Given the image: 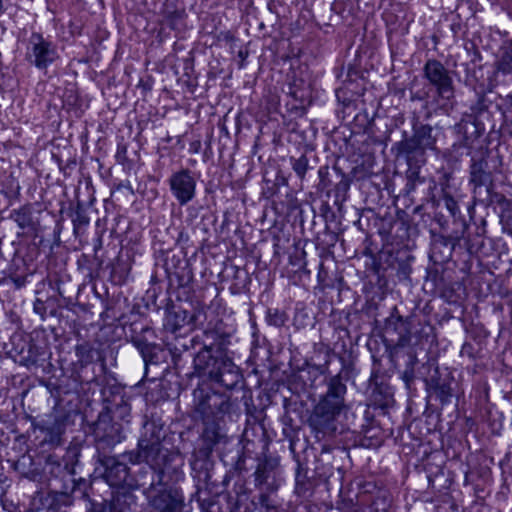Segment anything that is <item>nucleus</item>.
Masks as SVG:
<instances>
[{"label": "nucleus", "mask_w": 512, "mask_h": 512, "mask_svg": "<svg viewBox=\"0 0 512 512\" xmlns=\"http://www.w3.org/2000/svg\"><path fill=\"white\" fill-rule=\"evenodd\" d=\"M166 434L163 425L146 421L140 436V447L145 457L139 469L140 489L149 507L156 512H182L185 496L176 484L185 479L183 456L167 449L162 442Z\"/></svg>", "instance_id": "nucleus-1"}, {"label": "nucleus", "mask_w": 512, "mask_h": 512, "mask_svg": "<svg viewBox=\"0 0 512 512\" xmlns=\"http://www.w3.org/2000/svg\"><path fill=\"white\" fill-rule=\"evenodd\" d=\"M230 337L229 333L210 326L201 333L197 340L199 350L193 357V376L209 380L216 376L228 359L226 350Z\"/></svg>", "instance_id": "nucleus-2"}, {"label": "nucleus", "mask_w": 512, "mask_h": 512, "mask_svg": "<svg viewBox=\"0 0 512 512\" xmlns=\"http://www.w3.org/2000/svg\"><path fill=\"white\" fill-rule=\"evenodd\" d=\"M346 391V385L338 376L330 379L325 395L315 406L311 416V423L316 430L328 435L343 434L346 431V427L340 422L342 412L346 409Z\"/></svg>", "instance_id": "nucleus-3"}, {"label": "nucleus", "mask_w": 512, "mask_h": 512, "mask_svg": "<svg viewBox=\"0 0 512 512\" xmlns=\"http://www.w3.org/2000/svg\"><path fill=\"white\" fill-rule=\"evenodd\" d=\"M193 403L202 421H225L226 417L232 419L238 408L227 394L204 384L193 391Z\"/></svg>", "instance_id": "nucleus-4"}, {"label": "nucleus", "mask_w": 512, "mask_h": 512, "mask_svg": "<svg viewBox=\"0 0 512 512\" xmlns=\"http://www.w3.org/2000/svg\"><path fill=\"white\" fill-rule=\"evenodd\" d=\"M138 452L128 451L118 456L108 457L104 460L105 466L104 478L111 487L140 489L139 471L133 475L129 464H136L140 460L145 462L143 451L138 440Z\"/></svg>", "instance_id": "nucleus-5"}, {"label": "nucleus", "mask_w": 512, "mask_h": 512, "mask_svg": "<svg viewBox=\"0 0 512 512\" xmlns=\"http://www.w3.org/2000/svg\"><path fill=\"white\" fill-rule=\"evenodd\" d=\"M67 418L62 414L49 413L33 418L34 445L42 452H48L64 445Z\"/></svg>", "instance_id": "nucleus-6"}, {"label": "nucleus", "mask_w": 512, "mask_h": 512, "mask_svg": "<svg viewBox=\"0 0 512 512\" xmlns=\"http://www.w3.org/2000/svg\"><path fill=\"white\" fill-rule=\"evenodd\" d=\"M25 61L37 70L46 72L60 59L55 42L42 33L32 32L25 44Z\"/></svg>", "instance_id": "nucleus-7"}, {"label": "nucleus", "mask_w": 512, "mask_h": 512, "mask_svg": "<svg viewBox=\"0 0 512 512\" xmlns=\"http://www.w3.org/2000/svg\"><path fill=\"white\" fill-rule=\"evenodd\" d=\"M130 341L133 346L139 351L147 370L150 365H159L167 362L169 352L167 347H162L159 344L150 343L147 335H153V330L141 323H133L130 326Z\"/></svg>", "instance_id": "nucleus-8"}, {"label": "nucleus", "mask_w": 512, "mask_h": 512, "mask_svg": "<svg viewBox=\"0 0 512 512\" xmlns=\"http://www.w3.org/2000/svg\"><path fill=\"white\" fill-rule=\"evenodd\" d=\"M424 78L435 88L439 98L451 100L455 96V87L451 72L437 59H428L423 66Z\"/></svg>", "instance_id": "nucleus-9"}, {"label": "nucleus", "mask_w": 512, "mask_h": 512, "mask_svg": "<svg viewBox=\"0 0 512 512\" xmlns=\"http://www.w3.org/2000/svg\"><path fill=\"white\" fill-rule=\"evenodd\" d=\"M93 434L99 449L111 448L125 438V426L114 421L109 413H100L94 424Z\"/></svg>", "instance_id": "nucleus-10"}, {"label": "nucleus", "mask_w": 512, "mask_h": 512, "mask_svg": "<svg viewBox=\"0 0 512 512\" xmlns=\"http://www.w3.org/2000/svg\"><path fill=\"white\" fill-rule=\"evenodd\" d=\"M164 271L165 275L170 281H172V277L177 279L178 285V300H188L189 295L185 298L182 297L183 294H189L192 291L191 282L193 279V273L191 269H189V263L184 259V257L180 254H172L171 256L167 255L164 261Z\"/></svg>", "instance_id": "nucleus-11"}, {"label": "nucleus", "mask_w": 512, "mask_h": 512, "mask_svg": "<svg viewBox=\"0 0 512 512\" xmlns=\"http://www.w3.org/2000/svg\"><path fill=\"white\" fill-rule=\"evenodd\" d=\"M167 183L172 196L180 206H185L196 197L197 181L188 168H181L171 173Z\"/></svg>", "instance_id": "nucleus-12"}, {"label": "nucleus", "mask_w": 512, "mask_h": 512, "mask_svg": "<svg viewBox=\"0 0 512 512\" xmlns=\"http://www.w3.org/2000/svg\"><path fill=\"white\" fill-rule=\"evenodd\" d=\"M212 452L213 450L209 448L196 445L191 454L189 459L191 474L199 483L207 484L211 479V470L214 465Z\"/></svg>", "instance_id": "nucleus-13"}, {"label": "nucleus", "mask_w": 512, "mask_h": 512, "mask_svg": "<svg viewBox=\"0 0 512 512\" xmlns=\"http://www.w3.org/2000/svg\"><path fill=\"white\" fill-rule=\"evenodd\" d=\"M255 484L259 488L272 492L281 485V469L274 459H266L259 463L255 473Z\"/></svg>", "instance_id": "nucleus-14"}, {"label": "nucleus", "mask_w": 512, "mask_h": 512, "mask_svg": "<svg viewBox=\"0 0 512 512\" xmlns=\"http://www.w3.org/2000/svg\"><path fill=\"white\" fill-rule=\"evenodd\" d=\"M469 184L472 186L473 194L479 195L482 188L488 193L492 186V174L488 171V163L484 158H472L469 166Z\"/></svg>", "instance_id": "nucleus-15"}, {"label": "nucleus", "mask_w": 512, "mask_h": 512, "mask_svg": "<svg viewBox=\"0 0 512 512\" xmlns=\"http://www.w3.org/2000/svg\"><path fill=\"white\" fill-rule=\"evenodd\" d=\"M189 319L190 313L181 307L167 309L163 322L165 335L175 338V335L186 333V326H191Z\"/></svg>", "instance_id": "nucleus-16"}, {"label": "nucleus", "mask_w": 512, "mask_h": 512, "mask_svg": "<svg viewBox=\"0 0 512 512\" xmlns=\"http://www.w3.org/2000/svg\"><path fill=\"white\" fill-rule=\"evenodd\" d=\"M186 333H181L180 335H175L173 338L171 335H165L164 344L167 347L170 357L175 365V367L179 366L180 358L183 352L188 351L190 348L195 349L199 347L198 340L201 334H198L192 338H187L185 336Z\"/></svg>", "instance_id": "nucleus-17"}, {"label": "nucleus", "mask_w": 512, "mask_h": 512, "mask_svg": "<svg viewBox=\"0 0 512 512\" xmlns=\"http://www.w3.org/2000/svg\"><path fill=\"white\" fill-rule=\"evenodd\" d=\"M211 381L225 387L227 390H233L243 383V375L238 366L228 357Z\"/></svg>", "instance_id": "nucleus-18"}, {"label": "nucleus", "mask_w": 512, "mask_h": 512, "mask_svg": "<svg viewBox=\"0 0 512 512\" xmlns=\"http://www.w3.org/2000/svg\"><path fill=\"white\" fill-rule=\"evenodd\" d=\"M192 292L193 290L189 293V294H181L183 298H185L187 295H189V299L187 301H190L191 302V306H192V309H193V312L190 313V324H191V329H202V332L207 328V327H217L220 331L221 330V324L222 322L221 321H217V323L213 324L211 321L210 322H207V310H208V307L201 301L199 300H192L191 299V295H192Z\"/></svg>", "instance_id": "nucleus-19"}, {"label": "nucleus", "mask_w": 512, "mask_h": 512, "mask_svg": "<svg viewBox=\"0 0 512 512\" xmlns=\"http://www.w3.org/2000/svg\"><path fill=\"white\" fill-rule=\"evenodd\" d=\"M225 421H203L204 429L197 445L211 450L226 439V433L221 425Z\"/></svg>", "instance_id": "nucleus-20"}, {"label": "nucleus", "mask_w": 512, "mask_h": 512, "mask_svg": "<svg viewBox=\"0 0 512 512\" xmlns=\"http://www.w3.org/2000/svg\"><path fill=\"white\" fill-rule=\"evenodd\" d=\"M9 353L13 360L22 366L31 367L37 364L38 355L30 342L22 341L14 345Z\"/></svg>", "instance_id": "nucleus-21"}, {"label": "nucleus", "mask_w": 512, "mask_h": 512, "mask_svg": "<svg viewBox=\"0 0 512 512\" xmlns=\"http://www.w3.org/2000/svg\"><path fill=\"white\" fill-rule=\"evenodd\" d=\"M69 217L71 218L75 235L83 234L90 224L88 210L80 200L70 207Z\"/></svg>", "instance_id": "nucleus-22"}, {"label": "nucleus", "mask_w": 512, "mask_h": 512, "mask_svg": "<svg viewBox=\"0 0 512 512\" xmlns=\"http://www.w3.org/2000/svg\"><path fill=\"white\" fill-rule=\"evenodd\" d=\"M335 172L341 176L340 181L336 184L334 189V205L337 206V210L340 216L346 212L344 209V203L349 199V189L351 180L348 175L342 174L338 168H334Z\"/></svg>", "instance_id": "nucleus-23"}, {"label": "nucleus", "mask_w": 512, "mask_h": 512, "mask_svg": "<svg viewBox=\"0 0 512 512\" xmlns=\"http://www.w3.org/2000/svg\"><path fill=\"white\" fill-rule=\"evenodd\" d=\"M429 390H431L436 398L445 405L451 401L452 388L449 378L431 377L427 382Z\"/></svg>", "instance_id": "nucleus-24"}, {"label": "nucleus", "mask_w": 512, "mask_h": 512, "mask_svg": "<svg viewBox=\"0 0 512 512\" xmlns=\"http://www.w3.org/2000/svg\"><path fill=\"white\" fill-rule=\"evenodd\" d=\"M113 417L114 421H119L123 425H128L131 417V406L124 395L115 396L113 406L107 412Z\"/></svg>", "instance_id": "nucleus-25"}, {"label": "nucleus", "mask_w": 512, "mask_h": 512, "mask_svg": "<svg viewBox=\"0 0 512 512\" xmlns=\"http://www.w3.org/2000/svg\"><path fill=\"white\" fill-rule=\"evenodd\" d=\"M335 95L341 105V108L337 109V116L345 121L351 113L352 92L349 89V83L344 81L342 86L335 89Z\"/></svg>", "instance_id": "nucleus-26"}, {"label": "nucleus", "mask_w": 512, "mask_h": 512, "mask_svg": "<svg viewBox=\"0 0 512 512\" xmlns=\"http://www.w3.org/2000/svg\"><path fill=\"white\" fill-rule=\"evenodd\" d=\"M375 387L372 391V400L374 405L380 408L388 407L393 401V392L391 387L384 383H378L377 377H375Z\"/></svg>", "instance_id": "nucleus-27"}, {"label": "nucleus", "mask_w": 512, "mask_h": 512, "mask_svg": "<svg viewBox=\"0 0 512 512\" xmlns=\"http://www.w3.org/2000/svg\"><path fill=\"white\" fill-rule=\"evenodd\" d=\"M9 218L13 220L21 230L33 226V213L31 205H23L18 209H13Z\"/></svg>", "instance_id": "nucleus-28"}, {"label": "nucleus", "mask_w": 512, "mask_h": 512, "mask_svg": "<svg viewBox=\"0 0 512 512\" xmlns=\"http://www.w3.org/2000/svg\"><path fill=\"white\" fill-rule=\"evenodd\" d=\"M433 128L430 125H419L414 127L416 140L420 144L423 152L426 149L433 150L436 145V137L432 134Z\"/></svg>", "instance_id": "nucleus-29"}, {"label": "nucleus", "mask_w": 512, "mask_h": 512, "mask_svg": "<svg viewBox=\"0 0 512 512\" xmlns=\"http://www.w3.org/2000/svg\"><path fill=\"white\" fill-rule=\"evenodd\" d=\"M313 483L307 476V470L298 465L295 475V492L301 497L311 495Z\"/></svg>", "instance_id": "nucleus-30"}, {"label": "nucleus", "mask_w": 512, "mask_h": 512, "mask_svg": "<svg viewBox=\"0 0 512 512\" xmlns=\"http://www.w3.org/2000/svg\"><path fill=\"white\" fill-rule=\"evenodd\" d=\"M397 148L399 154L405 155L408 161L411 160L412 155L417 154L418 152L423 153V150L416 140V136L413 133L412 137L406 138L397 143Z\"/></svg>", "instance_id": "nucleus-31"}, {"label": "nucleus", "mask_w": 512, "mask_h": 512, "mask_svg": "<svg viewBox=\"0 0 512 512\" xmlns=\"http://www.w3.org/2000/svg\"><path fill=\"white\" fill-rule=\"evenodd\" d=\"M75 354H76L78 362L81 365V368L84 369L89 364L92 363L93 358H94V349L87 342L81 343V344L76 345Z\"/></svg>", "instance_id": "nucleus-32"}, {"label": "nucleus", "mask_w": 512, "mask_h": 512, "mask_svg": "<svg viewBox=\"0 0 512 512\" xmlns=\"http://www.w3.org/2000/svg\"><path fill=\"white\" fill-rule=\"evenodd\" d=\"M288 314L278 308H268L265 313V321L269 326L280 328L288 321Z\"/></svg>", "instance_id": "nucleus-33"}, {"label": "nucleus", "mask_w": 512, "mask_h": 512, "mask_svg": "<svg viewBox=\"0 0 512 512\" xmlns=\"http://www.w3.org/2000/svg\"><path fill=\"white\" fill-rule=\"evenodd\" d=\"M105 233V227L101 224V220L98 219L95 223V235L92 239L93 251L96 255L103 247V236Z\"/></svg>", "instance_id": "nucleus-34"}, {"label": "nucleus", "mask_w": 512, "mask_h": 512, "mask_svg": "<svg viewBox=\"0 0 512 512\" xmlns=\"http://www.w3.org/2000/svg\"><path fill=\"white\" fill-rule=\"evenodd\" d=\"M292 168L298 177L303 178L309 168V161L305 155L299 158H291Z\"/></svg>", "instance_id": "nucleus-35"}, {"label": "nucleus", "mask_w": 512, "mask_h": 512, "mask_svg": "<svg viewBox=\"0 0 512 512\" xmlns=\"http://www.w3.org/2000/svg\"><path fill=\"white\" fill-rule=\"evenodd\" d=\"M417 363V357L415 354L409 355V360L407 366L402 374V379L407 386H409L414 381V366Z\"/></svg>", "instance_id": "nucleus-36"}, {"label": "nucleus", "mask_w": 512, "mask_h": 512, "mask_svg": "<svg viewBox=\"0 0 512 512\" xmlns=\"http://www.w3.org/2000/svg\"><path fill=\"white\" fill-rule=\"evenodd\" d=\"M72 503H73V497L70 493H67V492H59V493L57 492V493H55V495L53 497V504L59 509L63 506L68 507Z\"/></svg>", "instance_id": "nucleus-37"}, {"label": "nucleus", "mask_w": 512, "mask_h": 512, "mask_svg": "<svg viewBox=\"0 0 512 512\" xmlns=\"http://www.w3.org/2000/svg\"><path fill=\"white\" fill-rule=\"evenodd\" d=\"M318 189L325 191L329 188L331 181L329 179V168L327 166H321L318 170Z\"/></svg>", "instance_id": "nucleus-38"}, {"label": "nucleus", "mask_w": 512, "mask_h": 512, "mask_svg": "<svg viewBox=\"0 0 512 512\" xmlns=\"http://www.w3.org/2000/svg\"><path fill=\"white\" fill-rule=\"evenodd\" d=\"M443 201L446 209L450 212L452 216H455L460 212L457 201L449 193H443Z\"/></svg>", "instance_id": "nucleus-39"}, {"label": "nucleus", "mask_w": 512, "mask_h": 512, "mask_svg": "<svg viewBox=\"0 0 512 512\" xmlns=\"http://www.w3.org/2000/svg\"><path fill=\"white\" fill-rule=\"evenodd\" d=\"M258 502L264 512H276V506L274 505L268 493H261L259 495Z\"/></svg>", "instance_id": "nucleus-40"}, {"label": "nucleus", "mask_w": 512, "mask_h": 512, "mask_svg": "<svg viewBox=\"0 0 512 512\" xmlns=\"http://www.w3.org/2000/svg\"><path fill=\"white\" fill-rule=\"evenodd\" d=\"M127 152H128L127 145L124 143H118L117 150L115 153L116 162L124 165L128 161Z\"/></svg>", "instance_id": "nucleus-41"}, {"label": "nucleus", "mask_w": 512, "mask_h": 512, "mask_svg": "<svg viewBox=\"0 0 512 512\" xmlns=\"http://www.w3.org/2000/svg\"><path fill=\"white\" fill-rule=\"evenodd\" d=\"M460 356L467 357L470 360H475L476 355H475L474 346L469 342H465L461 347Z\"/></svg>", "instance_id": "nucleus-42"}, {"label": "nucleus", "mask_w": 512, "mask_h": 512, "mask_svg": "<svg viewBox=\"0 0 512 512\" xmlns=\"http://www.w3.org/2000/svg\"><path fill=\"white\" fill-rule=\"evenodd\" d=\"M51 287L56 290L57 294L66 299V289L63 287V282L60 279H55L51 282Z\"/></svg>", "instance_id": "nucleus-43"}, {"label": "nucleus", "mask_w": 512, "mask_h": 512, "mask_svg": "<svg viewBox=\"0 0 512 512\" xmlns=\"http://www.w3.org/2000/svg\"><path fill=\"white\" fill-rule=\"evenodd\" d=\"M501 67L503 71H511L512 70V56L510 54H506L502 57Z\"/></svg>", "instance_id": "nucleus-44"}, {"label": "nucleus", "mask_w": 512, "mask_h": 512, "mask_svg": "<svg viewBox=\"0 0 512 512\" xmlns=\"http://www.w3.org/2000/svg\"><path fill=\"white\" fill-rule=\"evenodd\" d=\"M337 289L339 291V296L342 294H348L350 292L349 286L342 278L338 279L337 281Z\"/></svg>", "instance_id": "nucleus-45"}, {"label": "nucleus", "mask_w": 512, "mask_h": 512, "mask_svg": "<svg viewBox=\"0 0 512 512\" xmlns=\"http://www.w3.org/2000/svg\"><path fill=\"white\" fill-rule=\"evenodd\" d=\"M33 308H34V311L37 313V314H43L45 313V304L42 300L40 299H36L35 302H34V305H33Z\"/></svg>", "instance_id": "nucleus-46"}, {"label": "nucleus", "mask_w": 512, "mask_h": 512, "mask_svg": "<svg viewBox=\"0 0 512 512\" xmlns=\"http://www.w3.org/2000/svg\"><path fill=\"white\" fill-rule=\"evenodd\" d=\"M11 279L17 288L23 287L26 283V278L23 276H14Z\"/></svg>", "instance_id": "nucleus-47"}, {"label": "nucleus", "mask_w": 512, "mask_h": 512, "mask_svg": "<svg viewBox=\"0 0 512 512\" xmlns=\"http://www.w3.org/2000/svg\"><path fill=\"white\" fill-rule=\"evenodd\" d=\"M103 303H104V310L101 312L100 317H101V319L106 320L107 318L110 317L109 310L111 309V307L107 301L103 302Z\"/></svg>", "instance_id": "nucleus-48"}, {"label": "nucleus", "mask_w": 512, "mask_h": 512, "mask_svg": "<svg viewBox=\"0 0 512 512\" xmlns=\"http://www.w3.org/2000/svg\"><path fill=\"white\" fill-rule=\"evenodd\" d=\"M503 231L510 235L512 237V221L510 220H507L504 224H503Z\"/></svg>", "instance_id": "nucleus-49"}, {"label": "nucleus", "mask_w": 512, "mask_h": 512, "mask_svg": "<svg viewBox=\"0 0 512 512\" xmlns=\"http://www.w3.org/2000/svg\"><path fill=\"white\" fill-rule=\"evenodd\" d=\"M128 189L131 193H133L132 186L129 181L121 182L117 185V190Z\"/></svg>", "instance_id": "nucleus-50"}, {"label": "nucleus", "mask_w": 512, "mask_h": 512, "mask_svg": "<svg viewBox=\"0 0 512 512\" xmlns=\"http://www.w3.org/2000/svg\"><path fill=\"white\" fill-rule=\"evenodd\" d=\"M89 512H106V507L104 504H96Z\"/></svg>", "instance_id": "nucleus-51"}, {"label": "nucleus", "mask_w": 512, "mask_h": 512, "mask_svg": "<svg viewBox=\"0 0 512 512\" xmlns=\"http://www.w3.org/2000/svg\"><path fill=\"white\" fill-rule=\"evenodd\" d=\"M183 15L182 11L175 10L172 14L169 15V18H171V22L174 21V19L181 18Z\"/></svg>", "instance_id": "nucleus-52"}, {"label": "nucleus", "mask_w": 512, "mask_h": 512, "mask_svg": "<svg viewBox=\"0 0 512 512\" xmlns=\"http://www.w3.org/2000/svg\"><path fill=\"white\" fill-rule=\"evenodd\" d=\"M351 75H352V64L348 63L347 66H346V76H347V79H349Z\"/></svg>", "instance_id": "nucleus-53"}, {"label": "nucleus", "mask_w": 512, "mask_h": 512, "mask_svg": "<svg viewBox=\"0 0 512 512\" xmlns=\"http://www.w3.org/2000/svg\"><path fill=\"white\" fill-rule=\"evenodd\" d=\"M350 124H351V123H348V122H347V123H345V124H343V127H344V128H347V129H348V131H349V135H348V137H349V138H351V137H352V128L350 127Z\"/></svg>", "instance_id": "nucleus-54"}, {"label": "nucleus", "mask_w": 512, "mask_h": 512, "mask_svg": "<svg viewBox=\"0 0 512 512\" xmlns=\"http://www.w3.org/2000/svg\"><path fill=\"white\" fill-rule=\"evenodd\" d=\"M6 11V8L4 7L3 0H0V15L4 14Z\"/></svg>", "instance_id": "nucleus-55"}, {"label": "nucleus", "mask_w": 512, "mask_h": 512, "mask_svg": "<svg viewBox=\"0 0 512 512\" xmlns=\"http://www.w3.org/2000/svg\"><path fill=\"white\" fill-rule=\"evenodd\" d=\"M93 380H94V377H92V378H90V379H89V378L81 379V382L89 383V382H91V381H93Z\"/></svg>", "instance_id": "nucleus-56"}, {"label": "nucleus", "mask_w": 512, "mask_h": 512, "mask_svg": "<svg viewBox=\"0 0 512 512\" xmlns=\"http://www.w3.org/2000/svg\"><path fill=\"white\" fill-rule=\"evenodd\" d=\"M312 136L316 134V130L310 125L309 126Z\"/></svg>", "instance_id": "nucleus-57"}, {"label": "nucleus", "mask_w": 512, "mask_h": 512, "mask_svg": "<svg viewBox=\"0 0 512 512\" xmlns=\"http://www.w3.org/2000/svg\"><path fill=\"white\" fill-rule=\"evenodd\" d=\"M343 230H344V229L339 228V233H338V236H337V237H339V236H340V233H341Z\"/></svg>", "instance_id": "nucleus-58"}, {"label": "nucleus", "mask_w": 512, "mask_h": 512, "mask_svg": "<svg viewBox=\"0 0 512 512\" xmlns=\"http://www.w3.org/2000/svg\"><path fill=\"white\" fill-rule=\"evenodd\" d=\"M318 279L321 281V272L318 273Z\"/></svg>", "instance_id": "nucleus-59"}, {"label": "nucleus", "mask_w": 512, "mask_h": 512, "mask_svg": "<svg viewBox=\"0 0 512 512\" xmlns=\"http://www.w3.org/2000/svg\"><path fill=\"white\" fill-rule=\"evenodd\" d=\"M2 494H3V490H2V488L0 487V496H2Z\"/></svg>", "instance_id": "nucleus-60"}]
</instances>
